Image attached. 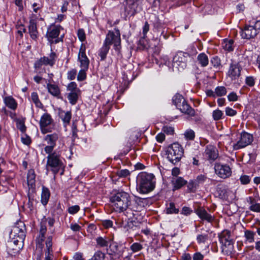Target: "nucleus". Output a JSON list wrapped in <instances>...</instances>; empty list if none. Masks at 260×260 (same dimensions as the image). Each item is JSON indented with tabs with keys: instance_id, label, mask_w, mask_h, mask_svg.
I'll return each mask as SVG.
<instances>
[{
	"instance_id": "393cba45",
	"label": "nucleus",
	"mask_w": 260,
	"mask_h": 260,
	"mask_svg": "<svg viewBox=\"0 0 260 260\" xmlns=\"http://www.w3.org/2000/svg\"><path fill=\"white\" fill-rule=\"evenodd\" d=\"M205 154L209 159L215 160L218 155L217 150L212 145H208L205 150Z\"/></svg>"
},
{
	"instance_id": "a211bd4d",
	"label": "nucleus",
	"mask_w": 260,
	"mask_h": 260,
	"mask_svg": "<svg viewBox=\"0 0 260 260\" xmlns=\"http://www.w3.org/2000/svg\"><path fill=\"white\" fill-rule=\"evenodd\" d=\"M240 33L242 38L245 39L254 38L259 34L247 24H246L244 28L241 29Z\"/></svg>"
},
{
	"instance_id": "a878e982",
	"label": "nucleus",
	"mask_w": 260,
	"mask_h": 260,
	"mask_svg": "<svg viewBox=\"0 0 260 260\" xmlns=\"http://www.w3.org/2000/svg\"><path fill=\"white\" fill-rule=\"evenodd\" d=\"M195 212L202 220H205L208 222H211L213 220L212 216L202 207L197 209Z\"/></svg>"
},
{
	"instance_id": "dca6fc26",
	"label": "nucleus",
	"mask_w": 260,
	"mask_h": 260,
	"mask_svg": "<svg viewBox=\"0 0 260 260\" xmlns=\"http://www.w3.org/2000/svg\"><path fill=\"white\" fill-rule=\"evenodd\" d=\"M56 57L57 56L56 53L51 51L49 56L41 57L40 59L36 62L35 66L38 67H40L43 65H48L52 67L55 64Z\"/></svg>"
},
{
	"instance_id": "37998d69",
	"label": "nucleus",
	"mask_w": 260,
	"mask_h": 260,
	"mask_svg": "<svg viewBox=\"0 0 260 260\" xmlns=\"http://www.w3.org/2000/svg\"><path fill=\"white\" fill-rule=\"evenodd\" d=\"M223 113L222 111L219 109L214 110L212 113V117L214 120H219L221 119Z\"/></svg>"
},
{
	"instance_id": "8fccbe9b",
	"label": "nucleus",
	"mask_w": 260,
	"mask_h": 260,
	"mask_svg": "<svg viewBox=\"0 0 260 260\" xmlns=\"http://www.w3.org/2000/svg\"><path fill=\"white\" fill-rule=\"evenodd\" d=\"M143 248L142 245L139 243H134L131 246V249L133 252H137Z\"/></svg>"
},
{
	"instance_id": "4468645a",
	"label": "nucleus",
	"mask_w": 260,
	"mask_h": 260,
	"mask_svg": "<svg viewBox=\"0 0 260 260\" xmlns=\"http://www.w3.org/2000/svg\"><path fill=\"white\" fill-rule=\"evenodd\" d=\"M86 47L82 44L78 53V60L80 62V67L81 69H88L89 60L85 53Z\"/></svg>"
},
{
	"instance_id": "aec40b11",
	"label": "nucleus",
	"mask_w": 260,
	"mask_h": 260,
	"mask_svg": "<svg viewBox=\"0 0 260 260\" xmlns=\"http://www.w3.org/2000/svg\"><path fill=\"white\" fill-rule=\"evenodd\" d=\"M46 251L45 260H52L53 257L52 250V236L47 237L45 242Z\"/></svg>"
},
{
	"instance_id": "4c0bfd02",
	"label": "nucleus",
	"mask_w": 260,
	"mask_h": 260,
	"mask_svg": "<svg viewBox=\"0 0 260 260\" xmlns=\"http://www.w3.org/2000/svg\"><path fill=\"white\" fill-rule=\"evenodd\" d=\"M198 186V184L195 181V180H190L188 183H187V187L188 191L189 192H195Z\"/></svg>"
},
{
	"instance_id": "49530a36",
	"label": "nucleus",
	"mask_w": 260,
	"mask_h": 260,
	"mask_svg": "<svg viewBox=\"0 0 260 260\" xmlns=\"http://www.w3.org/2000/svg\"><path fill=\"white\" fill-rule=\"evenodd\" d=\"M67 89L70 92L80 91L79 89L77 88V84L75 82H72L69 83L68 85Z\"/></svg>"
},
{
	"instance_id": "39448f33",
	"label": "nucleus",
	"mask_w": 260,
	"mask_h": 260,
	"mask_svg": "<svg viewBox=\"0 0 260 260\" xmlns=\"http://www.w3.org/2000/svg\"><path fill=\"white\" fill-rule=\"evenodd\" d=\"M47 154L48 155L47 157L46 167L47 169H50L54 174H56L62 166V162L60 158V156L55 152Z\"/></svg>"
},
{
	"instance_id": "a19ab883",
	"label": "nucleus",
	"mask_w": 260,
	"mask_h": 260,
	"mask_svg": "<svg viewBox=\"0 0 260 260\" xmlns=\"http://www.w3.org/2000/svg\"><path fill=\"white\" fill-rule=\"evenodd\" d=\"M216 96H221L225 95L227 92L226 89L224 86H218L215 89Z\"/></svg>"
},
{
	"instance_id": "7c9ffc66",
	"label": "nucleus",
	"mask_w": 260,
	"mask_h": 260,
	"mask_svg": "<svg viewBox=\"0 0 260 260\" xmlns=\"http://www.w3.org/2000/svg\"><path fill=\"white\" fill-rule=\"evenodd\" d=\"M50 191L48 188L43 186L42 187V191L41 194V202L43 205H45L47 204L50 198Z\"/></svg>"
},
{
	"instance_id": "58836bf2",
	"label": "nucleus",
	"mask_w": 260,
	"mask_h": 260,
	"mask_svg": "<svg viewBox=\"0 0 260 260\" xmlns=\"http://www.w3.org/2000/svg\"><path fill=\"white\" fill-rule=\"evenodd\" d=\"M250 202L251 205L249 209L251 211L259 212H260V205L257 203L254 204V199L251 197L249 198Z\"/></svg>"
},
{
	"instance_id": "6e6552de",
	"label": "nucleus",
	"mask_w": 260,
	"mask_h": 260,
	"mask_svg": "<svg viewBox=\"0 0 260 260\" xmlns=\"http://www.w3.org/2000/svg\"><path fill=\"white\" fill-rule=\"evenodd\" d=\"M59 138V134L56 133L48 134L45 136L44 140L48 144L44 148V151L46 153H50L53 152Z\"/></svg>"
},
{
	"instance_id": "bf43d9fd",
	"label": "nucleus",
	"mask_w": 260,
	"mask_h": 260,
	"mask_svg": "<svg viewBox=\"0 0 260 260\" xmlns=\"http://www.w3.org/2000/svg\"><path fill=\"white\" fill-rule=\"evenodd\" d=\"M192 212V210L189 207L184 206L182 208L181 214L187 216L190 215Z\"/></svg>"
},
{
	"instance_id": "a18cd8bd",
	"label": "nucleus",
	"mask_w": 260,
	"mask_h": 260,
	"mask_svg": "<svg viewBox=\"0 0 260 260\" xmlns=\"http://www.w3.org/2000/svg\"><path fill=\"white\" fill-rule=\"evenodd\" d=\"M88 69H81L78 73L77 80L80 81L84 80L86 78V71Z\"/></svg>"
},
{
	"instance_id": "f704fd0d",
	"label": "nucleus",
	"mask_w": 260,
	"mask_h": 260,
	"mask_svg": "<svg viewBox=\"0 0 260 260\" xmlns=\"http://www.w3.org/2000/svg\"><path fill=\"white\" fill-rule=\"evenodd\" d=\"M247 24L249 26H251L254 30L260 32V20H257L252 18L251 19L248 20Z\"/></svg>"
},
{
	"instance_id": "72a5a7b5",
	"label": "nucleus",
	"mask_w": 260,
	"mask_h": 260,
	"mask_svg": "<svg viewBox=\"0 0 260 260\" xmlns=\"http://www.w3.org/2000/svg\"><path fill=\"white\" fill-rule=\"evenodd\" d=\"M95 240L98 246L104 247L108 246L110 239L106 237H98Z\"/></svg>"
},
{
	"instance_id": "423d86ee",
	"label": "nucleus",
	"mask_w": 260,
	"mask_h": 260,
	"mask_svg": "<svg viewBox=\"0 0 260 260\" xmlns=\"http://www.w3.org/2000/svg\"><path fill=\"white\" fill-rule=\"evenodd\" d=\"M189 57V55L187 53L178 52L173 59L172 68L173 70L180 71L186 68L187 59Z\"/></svg>"
},
{
	"instance_id": "0eeeda50",
	"label": "nucleus",
	"mask_w": 260,
	"mask_h": 260,
	"mask_svg": "<svg viewBox=\"0 0 260 260\" xmlns=\"http://www.w3.org/2000/svg\"><path fill=\"white\" fill-rule=\"evenodd\" d=\"M104 43L110 46L113 44L115 50L119 51L121 47V39L119 30L115 29V32L109 31L106 35Z\"/></svg>"
},
{
	"instance_id": "3c124183",
	"label": "nucleus",
	"mask_w": 260,
	"mask_h": 260,
	"mask_svg": "<svg viewBox=\"0 0 260 260\" xmlns=\"http://www.w3.org/2000/svg\"><path fill=\"white\" fill-rule=\"evenodd\" d=\"M184 136L187 139L193 140L195 137V134L194 132L192 130L189 129L185 132Z\"/></svg>"
},
{
	"instance_id": "b1692460",
	"label": "nucleus",
	"mask_w": 260,
	"mask_h": 260,
	"mask_svg": "<svg viewBox=\"0 0 260 260\" xmlns=\"http://www.w3.org/2000/svg\"><path fill=\"white\" fill-rule=\"evenodd\" d=\"M217 193L219 198L225 200H229L230 196L233 193L232 191L222 186H218Z\"/></svg>"
},
{
	"instance_id": "cd10ccee",
	"label": "nucleus",
	"mask_w": 260,
	"mask_h": 260,
	"mask_svg": "<svg viewBox=\"0 0 260 260\" xmlns=\"http://www.w3.org/2000/svg\"><path fill=\"white\" fill-rule=\"evenodd\" d=\"M47 88L48 92L51 95L57 98L59 97L60 94V91L58 85L54 84L48 83L47 84Z\"/></svg>"
},
{
	"instance_id": "79ce46f5",
	"label": "nucleus",
	"mask_w": 260,
	"mask_h": 260,
	"mask_svg": "<svg viewBox=\"0 0 260 260\" xmlns=\"http://www.w3.org/2000/svg\"><path fill=\"white\" fill-rule=\"evenodd\" d=\"M179 210L178 208L175 207L174 203H170L169 206L167 208V213L168 214H177Z\"/></svg>"
},
{
	"instance_id": "bb28decb",
	"label": "nucleus",
	"mask_w": 260,
	"mask_h": 260,
	"mask_svg": "<svg viewBox=\"0 0 260 260\" xmlns=\"http://www.w3.org/2000/svg\"><path fill=\"white\" fill-rule=\"evenodd\" d=\"M28 30L31 38L36 41L38 37V32L37 30L36 23L34 20H31L29 21Z\"/></svg>"
},
{
	"instance_id": "c03bdc74",
	"label": "nucleus",
	"mask_w": 260,
	"mask_h": 260,
	"mask_svg": "<svg viewBox=\"0 0 260 260\" xmlns=\"http://www.w3.org/2000/svg\"><path fill=\"white\" fill-rule=\"evenodd\" d=\"M92 258L93 260H104L105 254L101 251L99 250L94 253Z\"/></svg>"
},
{
	"instance_id": "4d7b16f0",
	"label": "nucleus",
	"mask_w": 260,
	"mask_h": 260,
	"mask_svg": "<svg viewBox=\"0 0 260 260\" xmlns=\"http://www.w3.org/2000/svg\"><path fill=\"white\" fill-rule=\"evenodd\" d=\"M240 180L241 183L244 185L248 184L250 181L249 176L245 175L241 176L240 178Z\"/></svg>"
},
{
	"instance_id": "09e8293b",
	"label": "nucleus",
	"mask_w": 260,
	"mask_h": 260,
	"mask_svg": "<svg viewBox=\"0 0 260 260\" xmlns=\"http://www.w3.org/2000/svg\"><path fill=\"white\" fill-rule=\"evenodd\" d=\"M222 238L224 239L225 241L231 242V233L230 231L224 230L221 233Z\"/></svg>"
},
{
	"instance_id": "052dcab7",
	"label": "nucleus",
	"mask_w": 260,
	"mask_h": 260,
	"mask_svg": "<svg viewBox=\"0 0 260 260\" xmlns=\"http://www.w3.org/2000/svg\"><path fill=\"white\" fill-rule=\"evenodd\" d=\"M77 75V71L73 69L68 73V78L71 80H74Z\"/></svg>"
},
{
	"instance_id": "20e7f679",
	"label": "nucleus",
	"mask_w": 260,
	"mask_h": 260,
	"mask_svg": "<svg viewBox=\"0 0 260 260\" xmlns=\"http://www.w3.org/2000/svg\"><path fill=\"white\" fill-rule=\"evenodd\" d=\"M173 102L182 113L193 116L195 111L186 102L184 98L180 94H175L173 98Z\"/></svg>"
},
{
	"instance_id": "5fc2aeb1",
	"label": "nucleus",
	"mask_w": 260,
	"mask_h": 260,
	"mask_svg": "<svg viewBox=\"0 0 260 260\" xmlns=\"http://www.w3.org/2000/svg\"><path fill=\"white\" fill-rule=\"evenodd\" d=\"M245 82L248 86L252 87L255 84V79L252 76H248L246 78Z\"/></svg>"
},
{
	"instance_id": "f03ea898",
	"label": "nucleus",
	"mask_w": 260,
	"mask_h": 260,
	"mask_svg": "<svg viewBox=\"0 0 260 260\" xmlns=\"http://www.w3.org/2000/svg\"><path fill=\"white\" fill-rule=\"evenodd\" d=\"M139 190L142 193H147L155 187L154 176L145 172L141 173L139 177Z\"/></svg>"
},
{
	"instance_id": "ea45409f",
	"label": "nucleus",
	"mask_w": 260,
	"mask_h": 260,
	"mask_svg": "<svg viewBox=\"0 0 260 260\" xmlns=\"http://www.w3.org/2000/svg\"><path fill=\"white\" fill-rule=\"evenodd\" d=\"M255 233L251 231H246L244 233V236L247 241L249 243H252L254 241Z\"/></svg>"
},
{
	"instance_id": "69168bd1",
	"label": "nucleus",
	"mask_w": 260,
	"mask_h": 260,
	"mask_svg": "<svg viewBox=\"0 0 260 260\" xmlns=\"http://www.w3.org/2000/svg\"><path fill=\"white\" fill-rule=\"evenodd\" d=\"M206 178L207 177L205 175L201 174L197 176L195 181L199 184L204 182Z\"/></svg>"
},
{
	"instance_id": "e2e57ef3",
	"label": "nucleus",
	"mask_w": 260,
	"mask_h": 260,
	"mask_svg": "<svg viewBox=\"0 0 260 260\" xmlns=\"http://www.w3.org/2000/svg\"><path fill=\"white\" fill-rule=\"evenodd\" d=\"M211 62L214 67H218L220 66V60L217 57H213L211 59Z\"/></svg>"
},
{
	"instance_id": "7ed1b4c3",
	"label": "nucleus",
	"mask_w": 260,
	"mask_h": 260,
	"mask_svg": "<svg viewBox=\"0 0 260 260\" xmlns=\"http://www.w3.org/2000/svg\"><path fill=\"white\" fill-rule=\"evenodd\" d=\"M183 149L178 143H174L170 145L166 151L168 160L173 164L179 162L183 154Z\"/></svg>"
},
{
	"instance_id": "603ef678",
	"label": "nucleus",
	"mask_w": 260,
	"mask_h": 260,
	"mask_svg": "<svg viewBox=\"0 0 260 260\" xmlns=\"http://www.w3.org/2000/svg\"><path fill=\"white\" fill-rule=\"evenodd\" d=\"M80 210V207L78 205H74L68 208V212L71 214H74L77 213Z\"/></svg>"
},
{
	"instance_id": "338daca9",
	"label": "nucleus",
	"mask_w": 260,
	"mask_h": 260,
	"mask_svg": "<svg viewBox=\"0 0 260 260\" xmlns=\"http://www.w3.org/2000/svg\"><path fill=\"white\" fill-rule=\"evenodd\" d=\"M21 141L24 144L27 145H29L31 143L30 137L26 135H24L21 137Z\"/></svg>"
},
{
	"instance_id": "774afa93",
	"label": "nucleus",
	"mask_w": 260,
	"mask_h": 260,
	"mask_svg": "<svg viewBox=\"0 0 260 260\" xmlns=\"http://www.w3.org/2000/svg\"><path fill=\"white\" fill-rule=\"evenodd\" d=\"M102 225L105 228L108 229L112 226L113 222L110 220H105L102 221Z\"/></svg>"
},
{
	"instance_id": "c85d7f7f",
	"label": "nucleus",
	"mask_w": 260,
	"mask_h": 260,
	"mask_svg": "<svg viewBox=\"0 0 260 260\" xmlns=\"http://www.w3.org/2000/svg\"><path fill=\"white\" fill-rule=\"evenodd\" d=\"M59 116L62 120L64 126H66L67 125L70 123L72 117V114L70 111L66 112L62 111L59 113Z\"/></svg>"
},
{
	"instance_id": "de8ad7c7",
	"label": "nucleus",
	"mask_w": 260,
	"mask_h": 260,
	"mask_svg": "<svg viewBox=\"0 0 260 260\" xmlns=\"http://www.w3.org/2000/svg\"><path fill=\"white\" fill-rule=\"evenodd\" d=\"M31 98L32 101L35 104L36 106L40 107L41 106H42V104L39 99L37 93L35 92H32L31 95Z\"/></svg>"
},
{
	"instance_id": "c9c22d12",
	"label": "nucleus",
	"mask_w": 260,
	"mask_h": 260,
	"mask_svg": "<svg viewBox=\"0 0 260 260\" xmlns=\"http://www.w3.org/2000/svg\"><path fill=\"white\" fill-rule=\"evenodd\" d=\"M223 48L228 51H232L234 50V41L232 39L225 40L222 44Z\"/></svg>"
},
{
	"instance_id": "4be33fe9",
	"label": "nucleus",
	"mask_w": 260,
	"mask_h": 260,
	"mask_svg": "<svg viewBox=\"0 0 260 260\" xmlns=\"http://www.w3.org/2000/svg\"><path fill=\"white\" fill-rule=\"evenodd\" d=\"M171 184L173 186V190H176L180 189L182 186L186 184L187 181L181 177H172Z\"/></svg>"
},
{
	"instance_id": "f257e3e1",
	"label": "nucleus",
	"mask_w": 260,
	"mask_h": 260,
	"mask_svg": "<svg viewBox=\"0 0 260 260\" xmlns=\"http://www.w3.org/2000/svg\"><path fill=\"white\" fill-rule=\"evenodd\" d=\"M110 202L116 212H122L131 206V196L126 192L119 191L111 197Z\"/></svg>"
},
{
	"instance_id": "2eb2a0df",
	"label": "nucleus",
	"mask_w": 260,
	"mask_h": 260,
	"mask_svg": "<svg viewBox=\"0 0 260 260\" xmlns=\"http://www.w3.org/2000/svg\"><path fill=\"white\" fill-rule=\"evenodd\" d=\"M25 224L22 221H19L13 226L11 235L14 237H17L21 239H24L25 237Z\"/></svg>"
},
{
	"instance_id": "f3484780",
	"label": "nucleus",
	"mask_w": 260,
	"mask_h": 260,
	"mask_svg": "<svg viewBox=\"0 0 260 260\" xmlns=\"http://www.w3.org/2000/svg\"><path fill=\"white\" fill-rule=\"evenodd\" d=\"M241 70L242 67L239 63H232L230 66L228 75L232 80H236L240 76Z\"/></svg>"
},
{
	"instance_id": "6ab92c4d",
	"label": "nucleus",
	"mask_w": 260,
	"mask_h": 260,
	"mask_svg": "<svg viewBox=\"0 0 260 260\" xmlns=\"http://www.w3.org/2000/svg\"><path fill=\"white\" fill-rule=\"evenodd\" d=\"M36 174L33 169L28 170L27 175V182L29 192H34L36 188Z\"/></svg>"
},
{
	"instance_id": "5701e85b",
	"label": "nucleus",
	"mask_w": 260,
	"mask_h": 260,
	"mask_svg": "<svg viewBox=\"0 0 260 260\" xmlns=\"http://www.w3.org/2000/svg\"><path fill=\"white\" fill-rule=\"evenodd\" d=\"M138 4L137 2L131 1L126 3V5L125 7V13L127 15L134 16L138 11Z\"/></svg>"
},
{
	"instance_id": "ddd939ff",
	"label": "nucleus",
	"mask_w": 260,
	"mask_h": 260,
	"mask_svg": "<svg viewBox=\"0 0 260 260\" xmlns=\"http://www.w3.org/2000/svg\"><path fill=\"white\" fill-rule=\"evenodd\" d=\"M53 122L51 115L47 113H44L41 117L40 120V129L42 133L46 134L50 132V129L48 126L50 125Z\"/></svg>"
},
{
	"instance_id": "680f3d73",
	"label": "nucleus",
	"mask_w": 260,
	"mask_h": 260,
	"mask_svg": "<svg viewBox=\"0 0 260 260\" xmlns=\"http://www.w3.org/2000/svg\"><path fill=\"white\" fill-rule=\"evenodd\" d=\"M228 99L230 102H235L237 101L238 95L235 92H232L228 95Z\"/></svg>"
},
{
	"instance_id": "473e14b6",
	"label": "nucleus",
	"mask_w": 260,
	"mask_h": 260,
	"mask_svg": "<svg viewBox=\"0 0 260 260\" xmlns=\"http://www.w3.org/2000/svg\"><path fill=\"white\" fill-rule=\"evenodd\" d=\"M110 46L104 43L102 48L100 49L99 55L101 57V60L106 59L107 54L109 52Z\"/></svg>"
},
{
	"instance_id": "e433bc0d",
	"label": "nucleus",
	"mask_w": 260,
	"mask_h": 260,
	"mask_svg": "<svg viewBox=\"0 0 260 260\" xmlns=\"http://www.w3.org/2000/svg\"><path fill=\"white\" fill-rule=\"evenodd\" d=\"M79 93L80 92H72L69 93L68 95V99L71 104L74 105L76 103Z\"/></svg>"
},
{
	"instance_id": "864d4df0",
	"label": "nucleus",
	"mask_w": 260,
	"mask_h": 260,
	"mask_svg": "<svg viewBox=\"0 0 260 260\" xmlns=\"http://www.w3.org/2000/svg\"><path fill=\"white\" fill-rule=\"evenodd\" d=\"M208 236L207 235H199L197 236V240L199 243H205L208 239Z\"/></svg>"
},
{
	"instance_id": "1a4fd4ad",
	"label": "nucleus",
	"mask_w": 260,
	"mask_h": 260,
	"mask_svg": "<svg viewBox=\"0 0 260 260\" xmlns=\"http://www.w3.org/2000/svg\"><path fill=\"white\" fill-rule=\"evenodd\" d=\"M47 222V219H43L40 223V228L39 230V234L36 239L37 249L42 250L44 246V241L45 239V235L47 232L46 224Z\"/></svg>"
},
{
	"instance_id": "2f4dec72",
	"label": "nucleus",
	"mask_w": 260,
	"mask_h": 260,
	"mask_svg": "<svg viewBox=\"0 0 260 260\" xmlns=\"http://www.w3.org/2000/svg\"><path fill=\"white\" fill-rule=\"evenodd\" d=\"M6 105L12 110H15L17 107V104L12 96H7L4 99Z\"/></svg>"
},
{
	"instance_id": "f8f14e48",
	"label": "nucleus",
	"mask_w": 260,
	"mask_h": 260,
	"mask_svg": "<svg viewBox=\"0 0 260 260\" xmlns=\"http://www.w3.org/2000/svg\"><path fill=\"white\" fill-rule=\"evenodd\" d=\"M60 28L59 26H54L50 27L47 31L46 37L51 44H56L62 39L58 38L60 33Z\"/></svg>"
},
{
	"instance_id": "9d476101",
	"label": "nucleus",
	"mask_w": 260,
	"mask_h": 260,
	"mask_svg": "<svg viewBox=\"0 0 260 260\" xmlns=\"http://www.w3.org/2000/svg\"><path fill=\"white\" fill-rule=\"evenodd\" d=\"M253 141V136L246 132H242L241 134L239 140L233 146L235 150H238L245 147L250 144Z\"/></svg>"
},
{
	"instance_id": "c756f323",
	"label": "nucleus",
	"mask_w": 260,
	"mask_h": 260,
	"mask_svg": "<svg viewBox=\"0 0 260 260\" xmlns=\"http://www.w3.org/2000/svg\"><path fill=\"white\" fill-rule=\"evenodd\" d=\"M197 60L202 67H206L209 63L208 57L204 53H201L198 55Z\"/></svg>"
},
{
	"instance_id": "412c9836",
	"label": "nucleus",
	"mask_w": 260,
	"mask_h": 260,
	"mask_svg": "<svg viewBox=\"0 0 260 260\" xmlns=\"http://www.w3.org/2000/svg\"><path fill=\"white\" fill-rule=\"evenodd\" d=\"M8 253L12 255H15L19 253L21 249V241H19L18 245H15V242L9 241L7 246Z\"/></svg>"
},
{
	"instance_id": "9b49d317",
	"label": "nucleus",
	"mask_w": 260,
	"mask_h": 260,
	"mask_svg": "<svg viewBox=\"0 0 260 260\" xmlns=\"http://www.w3.org/2000/svg\"><path fill=\"white\" fill-rule=\"evenodd\" d=\"M214 170L216 174L223 179L229 177L232 174L231 169L226 164L216 163L214 166Z\"/></svg>"
},
{
	"instance_id": "0e129e2a",
	"label": "nucleus",
	"mask_w": 260,
	"mask_h": 260,
	"mask_svg": "<svg viewBox=\"0 0 260 260\" xmlns=\"http://www.w3.org/2000/svg\"><path fill=\"white\" fill-rule=\"evenodd\" d=\"M164 133L168 135H173L174 132V128L171 126H166L163 127Z\"/></svg>"
},
{
	"instance_id": "13d9d810",
	"label": "nucleus",
	"mask_w": 260,
	"mask_h": 260,
	"mask_svg": "<svg viewBox=\"0 0 260 260\" xmlns=\"http://www.w3.org/2000/svg\"><path fill=\"white\" fill-rule=\"evenodd\" d=\"M225 112L226 115L229 116H233L237 114L236 111L230 107H226Z\"/></svg>"
},
{
	"instance_id": "6e6d98bb",
	"label": "nucleus",
	"mask_w": 260,
	"mask_h": 260,
	"mask_svg": "<svg viewBox=\"0 0 260 260\" xmlns=\"http://www.w3.org/2000/svg\"><path fill=\"white\" fill-rule=\"evenodd\" d=\"M78 37L79 39L81 41L83 42L85 40L86 36L84 30L83 29H79L78 30L77 33Z\"/></svg>"
}]
</instances>
